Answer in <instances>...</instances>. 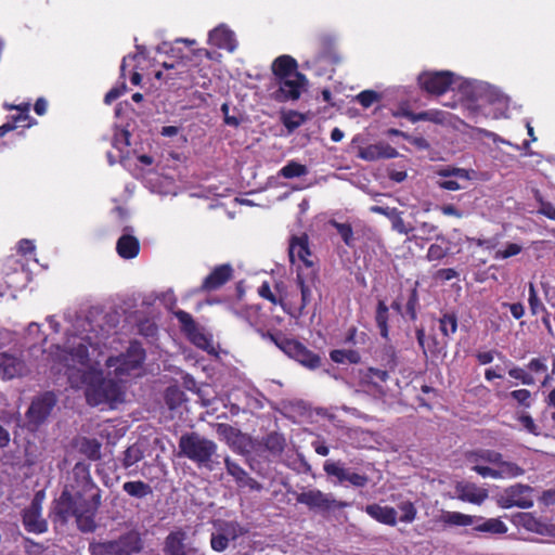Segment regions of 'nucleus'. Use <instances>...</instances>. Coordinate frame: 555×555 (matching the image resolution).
I'll return each instance as SVG.
<instances>
[{
  "mask_svg": "<svg viewBox=\"0 0 555 555\" xmlns=\"http://www.w3.org/2000/svg\"><path fill=\"white\" fill-rule=\"evenodd\" d=\"M171 313L177 318L181 332L196 346H204L207 343L206 336L199 331L197 323L191 313L177 309L169 308Z\"/></svg>",
  "mask_w": 555,
  "mask_h": 555,
  "instance_id": "obj_15",
  "label": "nucleus"
},
{
  "mask_svg": "<svg viewBox=\"0 0 555 555\" xmlns=\"http://www.w3.org/2000/svg\"><path fill=\"white\" fill-rule=\"evenodd\" d=\"M116 251L124 259L135 258L140 251V242L133 235L124 234L117 240Z\"/></svg>",
  "mask_w": 555,
  "mask_h": 555,
  "instance_id": "obj_26",
  "label": "nucleus"
},
{
  "mask_svg": "<svg viewBox=\"0 0 555 555\" xmlns=\"http://www.w3.org/2000/svg\"><path fill=\"white\" fill-rule=\"evenodd\" d=\"M234 274L233 267L230 263L216 266L211 272L203 280L198 292L210 293L220 289Z\"/></svg>",
  "mask_w": 555,
  "mask_h": 555,
  "instance_id": "obj_14",
  "label": "nucleus"
},
{
  "mask_svg": "<svg viewBox=\"0 0 555 555\" xmlns=\"http://www.w3.org/2000/svg\"><path fill=\"white\" fill-rule=\"evenodd\" d=\"M224 465L227 473L234 478L238 487H247L250 490L257 491L261 489V485L229 456L224 459Z\"/></svg>",
  "mask_w": 555,
  "mask_h": 555,
  "instance_id": "obj_21",
  "label": "nucleus"
},
{
  "mask_svg": "<svg viewBox=\"0 0 555 555\" xmlns=\"http://www.w3.org/2000/svg\"><path fill=\"white\" fill-rule=\"evenodd\" d=\"M186 534L182 530L171 531L165 539L164 551L168 555H190L185 548Z\"/></svg>",
  "mask_w": 555,
  "mask_h": 555,
  "instance_id": "obj_27",
  "label": "nucleus"
},
{
  "mask_svg": "<svg viewBox=\"0 0 555 555\" xmlns=\"http://www.w3.org/2000/svg\"><path fill=\"white\" fill-rule=\"evenodd\" d=\"M217 433L229 441L241 436L240 430L229 424H218Z\"/></svg>",
  "mask_w": 555,
  "mask_h": 555,
  "instance_id": "obj_62",
  "label": "nucleus"
},
{
  "mask_svg": "<svg viewBox=\"0 0 555 555\" xmlns=\"http://www.w3.org/2000/svg\"><path fill=\"white\" fill-rule=\"evenodd\" d=\"M330 358L337 364H359L361 362V354L353 349H334L330 352Z\"/></svg>",
  "mask_w": 555,
  "mask_h": 555,
  "instance_id": "obj_41",
  "label": "nucleus"
},
{
  "mask_svg": "<svg viewBox=\"0 0 555 555\" xmlns=\"http://www.w3.org/2000/svg\"><path fill=\"white\" fill-rule=\"evenodd\" d=\"M482 520L481 516L466 515L461 512L444 511L440 516V521L447 526L466 527Z\"/></svg>",
  "mask_w": 555,
  "mask_h": 555,
  "instance_id": "obj_31",
  "label": "nucleus"
},
{
  "mask_svg": "<svg viewBox=\"0 0 555 555\" xmlns=\"http://www.w3.org/2000/svg\"><path fill=\"white\" fill-rule=\"evenodd\" d=\"M230 540H228L221 532L211 533L210 546L215 552L221 553L229 546Z\"/></svg>",
  "mask_w": 555,
  "mask_h": 555,
  "instance_id": "obj_58",
  "label": "nucleus"
},
{
  "mask_svg": "<svg viewBox=\"0 0 555 555\" xmlns=\"http://www.w3.org/2000/svg\"><path fill=\"white\" fill-rule=\"evenodd\" d=\"M89 347H92L89 337H81L69 350V360L82 367H66V375L73 388L86 387L87 402L99 405L115 402L119 399L120 389L113 379H105L99 367H90Z\"/></svg>",
  "mask_w": 555,
  "mask_h": 555,
  "instance_id": "obj_2",
  "label": "nucleus"
},
{
  "mask_svg": "<svg viewBox=\"0 0 555 555\" xmlns=\"http://www.w3.org/2000/svg\"><path fill=\"white\" fill-rule=\"evenodd\" d=\"M313 47L318 53V60L330 61L332 63L337 61L335 55V38L330 34H318L313 38Z\"/></svg>",
  "mask_w": 555,
  "mask_h": 555,
  "instance_id": "obj_23",
  "label": "nucleus"
},
{
  "mask_svg": "<svg viewBox=\"0 0 555 555\" xmlns=\"http://www.w3.org/2000/svg\"><path fill=\"white\" fill-rule=\"evenodd\" d=\"M498 466V479L501 478H516L525 474V469L514 462L503 461L495 464Z\"/></svg>",
  "mask_w": 555,
  "mask_h": 555,
  "instance_id": "obj_42",
  "label": "nucleus"
},
{
  "mask_svg": "<svg viewBox=\"0 0 555 555\" xmlns=\"http://www.w3.org/2000/svg\"><path fill=\"white\" fill-rule=\"evenodd\" d=\"M37 121L30 115L17 114L9 117L7 122L0 126V138L4 137L8 132L15 130L18 127L30 128L36 125Z\"/></svg>",
  "mask_w": 555,
  "mask_h": 555,
  "instance_id": "obj_33",
  "label": "nucleus"
},
{
  "mask_svg": "<svg viewBox=\"0 0 555 555\" xmlns=\"http://www.w3.org/2000/svg\"><path fill=\"white\" fill-rule=\"evenodd\" d=\"M26 370V363L20 356L0 352V375L3 379L20 377Z\"/></svg>",
  "mask_w": 555,
  "mask_h": 555,
  "instance_id": "obj_18",
  "label": "nucleus"
},
{
  "mask_svg": "<svg viewBox=\"0 0 555 555\" xmlns=\"http://www.w3.org/2000/svg\"><path fill=\"white\" fill-rule=\"evenodd\" d=\"M530 493L531 487L529 486L521 483L511 486L504 490V493L499 500V504L503 508H511L514 506L529 508L533 505Z\"/></svg>",
  "mask_w": 555,
  "mask_h": 555,
  "instance_id": "obj_12",
  "label": "nucleus"
},
{
  "mask_svg": "<svg viewBox=\"0 0 555 555\" xmlns=\"http://www.w3.org/2000/svg\"><path fill=\"white\" fill-rule=\"evenodd\" d=\"M258 294L260 297L269 300L273 305H282V301L278 299V297L271 291L270 284L268 282H263L259 288Z\"/></svg>",
  "mask_w": 555,
  "mask_h": 555,
  "instance_id": "obj_61",
  "label": "nucleus"
},
{
  "mask_svg": "<svg viewBox=\"0 0 555 555\" xmlns=\"http://www.w3.org/2000/svg\"><path fill=\"white\" fill-rule=\"evenodd\" d=\"M317 279L315 270L305 272L304 270L298 269L296 282L301 294V302L298 306V315H302L306 307L312 301V289L315 287Z\"/></svg>",
  "mask_w": 555,
  "mask_h": 555,
  "instance_id": "obj_17",
  "label": "nucleus"
},
{
  "mask_svg": "<svg viewBox=\"0 0 555 555\" xmlns=\"http://www.w3.org/2000/svg\"><path fill=\"white\" fill-rule=\"evenodd\" d=\"M455 492L459 500L476 505H480L488 498V491L473 482H459Z\"/></svg>",
  "mask_w": 555,
  "mask_h": 555,
  "instance_id": "obj_20",
  "label": "nucleus"
},
{
  "mask_svg": "<svg viewBox=\"0 0 555 555\" xmlns=\"http://www.w3.org/2000/svg\"><path fill=\"white\" fill-rule=\"evenodd\" d=\"M178 455L193 462L198 468L215 469L214 457L217 456V443L196 431L181 435L178 442Z\"/></svg>",
  "mask_w": 555,
  "mask_h": 555,
  "instance_id": "obj_4",
  "label": "nucleus"
},
{
  "mask_svg": "<svg viewBox=\"0 0 555 555\" xmlns=\"http://www.w3.org/2000/svg\"><path fill=\"white\" fill-rule=\"evenodd\" d=\"M399 508L402 512V515L400 517V520L402 522L409 524V522H412L415 519L417 511H416V507L414 506V504L411 501L402 502L399 505Z\"/></svg>",
  "mask_w": 555,
  "mask_h": 555,
  "instance_id": "obj_55",
  "label": "nucleus"
},
{
  "mask_svg": "<svg viewBox=\"0 0 555 555\" xmlns=\"http://www.w3.org/2000/svg\"><path fill=\"white\" fill-rule=\"evenodd\" d=\"M296 501L306 505L309 509L326 513L334 508H344L348 504L337 501L331 493H324L319 489L302 491L297 494Z\"/></svg>",
  "mask_w": 555,
  "mask_h": 555,
  "instance_id": "obj_7",
  "label": "nucleus"
},
{
  "mask_svg": "<svg viewBox=\"0 0 555 555\" xmlns=\"http://www.w3.org/2000/svg\"><path fill=\"white\" fill-rule=\"evenodd\" d=\"M457 315L454 312H446L439 318V330L443 338L449 343L457 331Z\"/></svg>",
  "mask_w": 555,
  "mask_h": 555,
  "instance_id": "obj_38",
  "label": "nucleus"
},
{
  "mask_svg": "<svg viewBox=\"0 0 555 555\" xmlns=\"http://www.w3.org/2000/svg\"><path fill=\"white\" fill-rule=\"evenodd\" d=\"M144 457L142 449L138 444H132L124 451L122 466L129 468Z\"/></svg>",
  "mask_w": 555,
  "mask_h": 555,
  "instance_id": "obj_45",
  "label": "nucleus"
},
{
  "mask_svg": "<svg viewBox=\"0 0 555 555\" xmlns=\"http://www.w3.org/2000/svg\"><path fill=\"white\" fill-rule=\"evenodd\" d=\"M360 157L364 160L373 162L380 158H395L398 155V152L395 147H392L388 143L379 142L376 144H371L363 147L360 151Z\"/></svg>",
  "mask_w": 555,
  "mask_h": 555,
  "instance_id": "obj_24",
  "label": "nucleus"
},
{
  "mask_svg": "<svg viewBox=\"0 0 555 555\" xmlns=\"http://www.w3.org/2000/svg\"><path fill=\"white\" fill-rule=\"evenodd\" d=\"M281 120L288 131H294L306 121V116L297 111H288L282 115Z\"/></svg>",
  "mask_w": 555,
  "mask_h": 555,
  "instance_id": "obj_44",
  "label": "nucleus"
},
{
  "mask_svg": "<svg viewBox=\"0 0 555 555\" xmlns=\"http://www.w3.org/2000/svg\"><path fill=\"white\" fill-rule=\"evenodd\" d=\"M74 483L53 501L50 512L52 521L65 525L75 518L77 528L83 533L96 530V514L102 504V491L93 481L90 464L77 462L73 468Z\"/></svg>",
  "mask_w": 555,
  "mask_h": 555,
  "instance_id": "obj_1",
  "label": "nucleus"
},
{
  "mask_svg": "<svg viewBox=\"0 0 555 555\" xmlns=\"http://www.w3.org/2000/svg\"><path fill=\"white\" fill-rule=\"evenodd\" d=\"M528 304L532 315H538L542 311L546 310V307L538 295L534 284L531 282L528 285Z\"/></svg>",
  "mask_w": 555,
  "mask_h": 555,
  "instance_id": "obj_46",
  "label": "nucleus"
},
{
  "mask_svg": "<svg viewBox=\"0 0 555 555\" xmlns=\"http://www.w3.org/2000/svg\"><path fill=\"white\" fill-rule=\"evenodd\" d=\"M520 425L530 434L538 435V426L535 425L533 418L526 413L519 414L517 417Z\"/></svg>",
  "mask_w": 555,
  "mask_h": 555,
  "instance_id": "obj_64",
  "label": "nucleus"
},
{
  "mask_svg": "<svg viewBox=\"0 0 555 555\" xmlns=\"http://www.w3.org/2000/svg\"><path fill=\"white\" fill-rule=\"evenodd\" d=\"M284 353L309 370L321 366V357L295 338L292 343H285Z\"/></svg>",
  "mask_w": 555,
  "mask_h": 555,
  "instance_id": "obj_13",
  "label": "nucleus"
},
{
  "mask_svg": "<svg viewBox=\"0 0 555 555\" xmlns=\"http://www.w3.org/2000/svg\"><path fill=\"white\" fill-rule=\"evenodd\" d=\"M436 240L441 243H434L429 246L427 250L426 258L429 261L441 260L447 257L450 253V241L443 235H436Z\"/></svg>",
  "mask_w": 555,
  "mask_h": 555,
  "instance_id": "obj_36",
  "label": "nucleus"
},
{
  "mask_svg": "<svg viewBox=\"0 0 555 555\" xmlns=\"http://www.w3.org/2000/svg\"><path fill=\"white\" fill-rule=\"evenodd\" d=\"M464 457L473 465H480V463H490L495 465L503 456L500 452L494 450L476 449L466 451Z\"/></svg>",
  "mask_w": 555,
  "mask_h": 555,
  "instance_id": "obj_28",
  "label": "nucleus"
},
{
  "mask_svg": "<svg viewBox=\"0 0 555 555\" xmlns=\"http://www.w3.org/2000/svg\"><path fill=\"white\" fill-rule=\"evenodd\" d=\"M418 282H415L412 287L402 291L397 298L391 302V309L404 319L410 321L417 320L420 309V295Z\"/></svg>",
  "mask_w": 555,
  "mask_h": 555,
  "instance_id": "obj_9",
  "label": "nucleus"
},
{
  "mask_svg": "<svg viewBox=\"0 0 555 555\" xmlns=\"http://www.w3.org/2000/svg\"><path fill=\"white\" fill-rule=\"evenodd\" d=\"M365 513L380 524L387 526H396L397 524V511L391 506L373 503L365 506Z\"/></svg>",
  "mask_w": 555,
  "mask_h": 555,
  "instance_id": "obj_25",
  "label": "nucleus"
},
{
  "mask_svg": "<svg viewBox=\"0 0 555 555\" xmlns=\"http://www.w3.org/2000/svg\"><path fill=\"white\" fill-rule=\"evenodd\" d=\"M420 88L428 94H444L454 82V74L450 70H425L417 77Z\"/></svg>",
  "mask_w": 555,
  "mask_h": 555,
  "instance_id": "obj_8",
  "label": "nucleus"
},
{
  "mask_svg": "<svg viewBox=\"0 0 555 555\" xmlns=\"http://www.w3.org/2000/svg\"><path fill=\"white\" fill-rule=\"evenodd\" d=\"M43 500V491L36 492L30 504L21 513L22 524L29 533L42 534L49 529L47 519L42 517Z\"/></svg>",
  "mask_w": 555,
  "mask_h": 555,
  "instance_id": "obj_6",
  "label": "nucleus"
},
{
  "mask_svg": "<svg viewBox=\"0 0 555 555\" xmlns=\"http://www.w3.org/2000/svg\"><path fill=\"white\" fill-rule=\"evenodd\" d=\"M145 360V350L139 341H131L126 352L106 360L108 369L114 367V376L121 379L139 369Z\"/></svg>",
  "mask_w": 555,
  "mask_h": 555,
  "instance_id": "obj_5",
  "label": "nucleus"
},
{
  "mask_svg": "<svg viewBox=\"0 0 555 555\" xmlns=\"http://www.w3.org/2000/svg\"><path fill=\"white\" fill-rule=\"evenodd\" d=\"M331 225L334 227L340 235L343 242L348 246L354 245L353 230L350 223H341L336 220H331Z\"/></svg>",
  "mask_w": 555,
  "mask_h": 555,
  "instance_id": "obj_47",
  "label": "nucleus"
},
{
  "mask_svg": "<svg viewBox=\"0 0 555 555\" xmlns=\"http://www.w3.org/2000/svg\"><path fill=\"white\" fill-rule=\"evenodd\" d=\"M418 346L425 356L438 357L446 353L448 341L444 339L440 341L435 335L426 336L424 327H418L415 331Z\"/></svg>",
  "mask_w": 555,
  "mask_h": 555,
  "instance_id": "obj_19",
  "label": "nucleus"
},
{
  "mask_svg": "<svg viewBox=\"0 0 555 555\" xmlns=\"http://www.w3.org/2000/svg\"><path fill=\"white\" fill-rule=\"evenodd\" d=\"M271 72L273 78L267 90L270 99L278 103L298 101L309 87L307 76L298 72V62L288 54L274 59Z\"/></svg>",
  "mask_w": 555,
  "mask_h": 555,
  "instance_id": "obj_3",
  "label": "nucleus"
},
{
  "mask_svg": "<svg viewBox=\"0 0 555 555\" xmlns=\"http://www.w3.org/2000/svg\"><path fill=\"white\" fill-rule=\"evenodd\" d=\"M122 490L135 499H143L153 493L152 487L142 480L127 481L122 485Z\"/></svg>",
  "mask_w": 555,
  "mask_h": 555,
  "instance_id": "obj_40",
  "label": "nucleus"
},
{
  "mask_svg": "<svg viewBox=\"0 0 555 555\" xmlns=\"http://www.w3.org/2000/svg\"><path fill=\"white\" fill-rule=\"evenodd\" d=\"M421 120L431 121L435 124H442L444 120V116L441 111L429 109V111L416 113L415 122L421 121Z\"/></svg>",
  "mask_w": 555,
  "mask_h": 555,
  "instance_id": "obj_53",
  "label": "nucleus"
},
{
  "mask_svg": "<svg viewBox=\"0 0 555 555\" xmlns=\"http://www.w3.org/2000/svg\"><path fill=\"white\" fill-rule=\"evenodd\" d=\"M184 400V392L178 387H168L165 392V401L170 410L178 408Z\"/></svg>",
  "mask_w": 555,
  "mask_h": 555,
  "instance_id": "obj_50",
  "label": "nucleus"
},
{
  "mask_svg": "<svg viewBox=\"0 0 555 555\" xmlns=\"http://www.w3.org/2000/svg\"><path fill=\"white\" fill-rule=\"evenodd\" d=\"M506 397L514 400L518 406L524 409H529L533 401L531 391L525 388L513 390Z\"/></svg>",
  "mask_w": 555,
  "mask_h": 555,
  "instance_id": "obj_49",
  "label": "nucleus"
},
{
  "mask_svg": "<svg viewBox=\"0 0 555 555\" xmlns=\"http://www.w3.org/2000/svg\"><path fill=\"white\" fill-rule=\"evenodd\" d=\"M389 308L384 300H378L375 310V323L378 328L379 335L389 340Z\"/></svg>",
  "mask_w": 555,
  "mask_h": 555,
  "instance_id": "obj_34",
  "label": "nucleus"
},
{
  "mask_svg": "<svg viewBox=\"0 0 555 555\" xmlns=\"http://www.w3.org/2000/svg\"><path fill=\"white\" fill-rule=\"evenodd\" d=\"M547 359L546 357L532 358L526 365L528 373H531L533 377L543 375L541 382L542 387L547 386L551 380V375L547 373Z\"/></svg>",
  "mask_w": 555,
  "mask_h": 555,
  "instance_id": "obj_37",
  "label": "nucleus"
},
{
  "mask_svg": "<svg viewBox=\"0 0 555 555\" xmlns=\"http://www.w3.org/2000/svg\"><path fill=\"white\" fill-rule=\"evenodd\" d=\"M262 336L269 338L283 352H284L285 343H292L294 339V338H287L282 332H276V333L267 332Z\"/></svg>",
  "mask_w": 555,
  "mask_h": 555,
  "instance_id": "obj_60",
  "label": "nucleus"
},
{
  "mask_svg": "<svg viewBox=\"0 0 555 555\" xmlns=\"http://www.w3.org/2000/svg\"><path fill=\"white\" fill-rule=\"evenodd\" d=\"M75 447L90 461H98L101 459V442L95 438L79 437L75 441Z\"/></svg>",
  "mask_w": 555,
  "mask_h": 555,
  "instance_id": "obj_30",
  "label": "nucleus"
},
{
  "mask_svg": "<svg viewBox=\"0 0 555 555\" xmlns=\"http://www.w3.org/2000/svg\"><path fill=\"white\" fill-rule=\"evenodd\" d=\"M57 402L56 396L52 391H46L33 399L27 412L26 418L30 425L38 427L49 417Z\"/></svg>",
  "mask_w": 555,
  "mask_h": 555,
  "instance_id": "obj_10",
  "label": "nucleus"
},
{
  "mask_svg": "<svg viewBox=\"0 0 555 555\" xmlns=\"http://www.w3.org/2000/svg\"><path fill=\"white\" fill-rule=\"evenodd\" d=\"M262 446L272 455H280L285 449L286 440L283 435L273 431L263 437Z\"/></svg>",
  "mask_w": 555,
  "mask_h": 555,
  "instance_id": "obj_39",
  "label": "nucleus"
},
{
  "mask_svg": "<svg viewBox=\"0 0 555 555\" xmlns=\"http://www.w3.org/2000/svg\"><path fill=\"white\" fill-rule=\"evenodd\" d=\"M380 99L379 93L374 90H364L357 95L358 102L364 107L369 108Z\"/></svg>",
  "mask_w": 555,
  "mask_h": 555,
  "instance_id": "obj_56",
  "label": "nucleus"
},
{
  "mask_svg": "<svg viewBox=\"0 0 555 555\" xmlns=\"http://www.w3.org/2000/svg\"><path fill=\"white\" fill-rule=\"evenodd\" d=\"M215 527L221 532L228 540H236L237 538L248 533V529L241 526L234 520H221L215 524Z\"/></svg>",
  "mask_w": 555,
  "mask_h": 555,
  "instance_id": "obj_35",
  "label": "nucleus"
},
{
  "mask_svg": "<svg viewBox=\"0 0 555 555\" xmlns=\"http://www.w3.org/2000/svg\"><path fill=\"white\" fill-rule=\"evenodd\" d=\"M473 530L479 533L500 535L507 532V526L500 518H483L473 525Z\"/></svg>",
  "mask_w": 555,
  "mask_h": 555,
  "instance_id": "obj_32",
  "label": "nucleus"
},
{
  "mask_svg": "<svg viewBox=\"0 0 555 555\" xmlns=\"http://www.w3.org/2000/svg\"><path fill=\"white\" fill-rule=\"evenodd\" d=\"M418 231L422 233V238L431 240L436 238L438 227L431 222H422L418 227Z\"/></svg>",
  "mask_w": 555,
  "mask_h": 555,
  "instance_id": "obj_63",
  "label": "nucleus"
},
{
  "mask_svg": "<svg viewBox=\"0 0 555 555\" xmlns=\"http://www.w3.org/2000/svg\"><path fill=\"white\" fill-rule=\"evenodd\" d=\"M369 336L365 332H358L356 326H351L347 330L344 343L351 346L364 345Z\"/></svg>",
  "mask_w": 555,
  "mask_h": 555,
  "instance_id": "obj_51",
  "label": "nucleus"
},
{
  "mask_svg": "<svg viewBox=\"0 0 555 555\" xmlns=\"http://www.w3.org/2000/svg\"><path fill=\"white\" fill-rule=\"evenodd\" d=\"M308 173L307 166L299 164L295 160L288 162L284 167L281 168L279 171V176L286 178V179H293L297 177H302Z\"/></svg>",
  "mask_w": 555,
  "mask_h": 555,
  "instance_id": "obj_43",
  "label": "nucleus"
},
{
  "mask_svg": "<svg viewBox=\"0 0 555 555\" xmlns=\"http://www.w3.org/2000/svg\"><path fill=\"white\" fill-rule=\"evenodd\" d=\"M288 255L293 263H295L296 261L302 262L304 268L300 269L304 270L305 272H309V270H314L313 261L310 259L311 251L309 248L307 235L292 237L288 248Z\"/></svg>",
  "mask_w": 555,
  "mask_h": 555,
  "instance_id": "obj_16",
  "label": "nucleus"
},
{
  "mask_svg": "<svg viewBox=\"0 0 555 555\" xmlns=\"http://www.w3.org/2000/svg\"><path fill=\"white\" fill-rule=\"evenodd\" d=\"M518 525L522 526L529 531H539V521L530 513H519L516 516Z\"/></svg>",
  "mask_w": 555,
  "mask_h": 555,
  "instance_id": "obj_54",
  "label": "nucleus"
},
{
  "mask_svg": "<svg viewBox=\"0 0 555 555\" xmlns=\"http://www.w3.org/2000/svg\"><path fill=\"white\" fill-rule=\"evenodd\" d=\"M323 470L328 477H335L339 483L349 482L353 487L363 488L369 482L366 475L347 468L341 461H325Z\"/></svg>",
  "mask_w": 555,
  "mask_h": 555,
  "instance_id": "obj_11",
  "label": "nucleus"
},
{
  "mask_svg": "<svg viewBox=\"0 0 555 555\" xmlns=\"http://www.w3.org/2000/svg\"><path fill=\"white\" fill-rule=\"evenodd\" d=\"M209 41L220 49L233 51L235 48L234 33L223 26L216 27L209 33Z\"/></svg>",
  "mask_w": 555,
  "mask_h": 555,
  "instance_id": "obj_29",
  "label": "nucleus"
},
{
  "mask_svg": "<svg viewBox=\"0 0 555 555\" xmlns=\"http://www.w3.org/2000/svg\"><path fill=\"white\" fill-rule=\"evenodd\" d=\"M116 555H134L142 551L143 541L138 532L129 531L115 540Z\"/></svg>",
  "mask_w": 555,
  "mask_h": 555,
  "instance_id": "obj_22",
  "label": "nucleus"
},
{
  "mask_svg": "<svg viewBox=\"0 0 555 555\" xmlns=\"http://www.w3.org/2000/svg\"><path fill=\"white\" fill-rule=\"evenodd\" d=\"M127 91V86L125 80L112 88L104 96V103L107 105H111L114 101H116L118 98H120L125 92Z\"/></svg>",
  "mask_w": 555,
  "mask_h": 555,
  "instance_id": "obj_59",
  "label": "nucleus"
},
{
  "mask_svg": "<svg viewBox=\"0 0 555 555\" xmlns=\"http://www.w3.org/2000/svg\"><path fill=\"white\" fill-rule=\"evenodd\" d=\"M91 555H116L115 540L104 542H92L89 544Z\"/></svg>",
  "mask_w": 555,
  "mask_h": 555,
  "instance_id": "obj_48",
  "label": "nucleus"
},
{
  "mask_svg": "<svg viewBox=\"0 0 555 555\" xmlns=\"http://www.w3.org/2000/svg\"><path fill=\"white\" fill-rule=\"evenodd\" d=\"M522 247L516 243H507L504 249H499L495 251V259H507L513 256L520 254Z\"/></svg>",
  "mask_w": 555,
  "mask_h": 555,
  "instance_id": "obj_57",
  "label": "nucleus"
},
{
  "mask_svg": "<svg viewBox=\"0 0 555 555\" xmlns=\"http://www.w3.org/2000/svg\"><path fill=\"white\" fill-rule=\"evenodd\" d=\"M508 376L519 380L524 385L531 386L535 384V378L533 377V375L531 373H528V370L526 371L520 366H513L512 369H509Z\"/></svg>",
  "mask_w": 555,
  "mask_h": 555,
  "instance_id": "obj_52",
  "label": "nucleus"
}]
</instances>
